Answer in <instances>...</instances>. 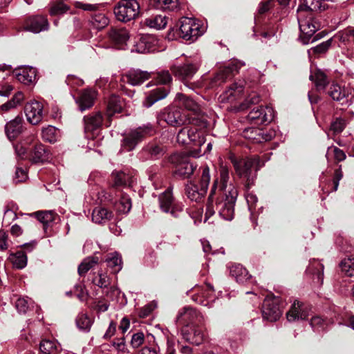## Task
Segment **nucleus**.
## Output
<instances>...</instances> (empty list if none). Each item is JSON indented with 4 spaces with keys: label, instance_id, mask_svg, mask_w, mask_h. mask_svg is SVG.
<instances>
[{
    "label": "nucleus",
    "instance_id": "1a4fd4ad",
    "mask_svg": "<svg viewBox=\"0 0 354 354\" xmlns=\"http://www.w3.org/2000/svg\"><path fill=\"white\" fill-rule=\"evenodd\" d=\"M274 116V111L272 107L261 106L252 109L248 115V119L254 124L263 125L270 123Z\"/></svg>",
    "mask_w": 354,
    "mask_h": 354
},
{
    "label": "nucleus",
    "instance_id": "dca6fc26",
    "mask_svg": "<svg viewBox=\"0 0 354 354\" xmlns=\"http://www.w3.org/2000/svg\"><path fill=\"white\" fill-rule=\"evenodd\" d=\"M27 120L32 124H39L43 118V106L37 101L26 104L24 108Z\"/></svg>",
    "mask_w": 354,
    "mask_h": 354
},
{
    "label": "nucleus",
    "instance_id": "8fccbe9b",
    "mask_svg": "<svg viewBox=\"0 0 354 354\" xmlns=\"http://www.w3.org/2000/svg\"><path fill=\"white\" fill-rule=\"evenodd\" d=\"M92 283L100 288H108L111 284V279L106 273L99 270L92 279Z\"/></svg>",
    "mask_w": 354,
    "mask_h": 354
},
{
    "label": "nucleus",
    "instance_id": "c756f323",
    "mask_svg": "<svg viewBox=\"0 0 354 354\" xmlns=\"http://www.w3.org/2000/svg\"><path fill=\"white\" fill-rule=\"evenodd\" d=\"M310 80L315 83L318 91H324L329 84V79L326 73L320 69L315 70L310 75Z\"/></svg>",
    "mask_w": 354,
    "mask_h": 354
},
{
    "label": "nucleus",
    "instance_id": "aec40b11",
    "mask_svg": "<svg viewBox=\"0 0 354 354\" xmlns=\"http://www.w3.org/2000/svg\"><path fill=\"white\" fill-rule=\"evenodd\" d=\"M245 64L239 60H232L216 75L215 80L219 82H225L227 79L231 78Z\"/></svg>",
    "mask_w": 354,
    "mask_h": 354
},
{
    "label": "nucleus",
    "instance_id": "39448f33",
    "mask_svg": "<svg viewBox=\"0 0 354 354\" xmlns=\"http://www.w3.org/2000/svg\"><path fill=\"white\" fill-rule=\"evenodd\" d=\"M140 10V4L136 0H120L113 11L118 20L127 22L138 17Z\"/></svg>",
    "mask_w": 354,
    "mask_h": 354
},
{
    "label": "nucleus",
    "instance_id": "c85d7f7f",
    "mask_svg": "<svg viewBox=\"0 0 354 354\" xmlns=\"http://www.w3.org/2000/svg\"><path fill=\"white\" fill-rule=\"evenodd\" d=\"M113 216L111 211L106 208L98 206L93 209L92 212V221L95 223L104 224L110 221Z\"/></svg>",
    "mask_w": 354,
    "mask_h": 354
},
{
    "label": "nucleus",
    "instance_id": "f3484780",
    "mask_svg": "<svg viewBox=\"0 0 354 354\" xmlns=\"http://www.w3.org/2000/svg\"><path fill=\"white\" fill-rule=\"evenodd\" d=\"M97 93L92 88H85L82 90L76 99V103L81 111L91 108L97 98Z\"/></svg>",
    "mask_w": 354,
    "mask_h": 354
},
{
    "label": "nucleus",
    "instance_id": "473e14b6",
    "mask_svg": "<svg viewBox=\"0 0 354 354\" xmlns=\"http://www.w3.org/2000/svg\"><path fill=\"white\" fill-rule=\"evenodd\" d=\"M150 5L161 10L176 11L180 8L178 0H150Z\"/></svg>",
    "mask_w": 354,
    "mask_h": 354
},
{
    "label": "nucleus",
    "instance_id": "de8ad7c7",
    "mask_svg": "<svg viewBox=\"0 0 354 354\" xmlns=\"http://www.w3.org/2000/svg\"><path fill=\"white\" fill-rule=\"evenodd\" d=\"M41 136L44 141L53 143L55 142L59 137V131L55 127L49 125L42 129Z\"/></svg>",
    "mask_w": 354,
    "mask_h": 354
},
{
    "label": "nucleus",
    "instance_id": "680f3d73",
    "mask_svg": "<svg viewBox=\"0 0 354 354\" xmlns=\"http://www.w3.org/2000/svg\"><path fill=\"white\" fill-rule=\"evenodd\" d=\"M345 127L346 120L341 118H337L335 121L331 123L330 130L333 131L334 133H339Z\"/></svg>",
    "mask_w": 354,
    "mask_h": 354
},
{
    "label": "nucleus",
    "instance_id": "052dcab7",
    "mask_svg": "<svg viewBox=\"0 0 354 354\" xmlns=\"http://www.w3.org/2000/svg\"><path fill=\"white\" fill-rule=\"evenodd\" d=\"M30 300L26 298H19L15 301V307L19 313H26L30 308Z\"/></svg>",
    "mask_w": 354,
    "mask_h": 354
},
{
    "label": "nucleus",
    "instance_id": "37998d69",
    "mask_svg": "<svg viewBox=\"0 0 354 354\" xmlns=\"http://www.w3.org/2000/svg\"><path fill=\"white\" fill-rule=\"evenodd\" d=\"M131 200L127 194H122L118 202L115 203V210L120 214H127L131 209Z\"/></svg>",
    "mask_w": 354,
    "mask_h": 354
},
{
    "label": "nucleus",
    "instance_id": "bb28decb",
    "mask_svg": "<svg viewBox=\"0 0 354 354\" xmlns=\"http://www.w3.org/2000/svg\"><path fill=\"white\" fill-rule=\"evenodd\" d=\"M169 92V89L168 88L163 87L162 86H158L150 91L144 102V105L146 107H150L155 102L165 98L168 95Z\"/></svg>",
    "mask_w": 354,
    "mask_h": 354
},
{
    "label": "nucleus",
    "instance_id": "09e8293b",
    "mask_svg": "<svg viewBox=\"0 0 354 354\" xmlns=\"http://www.w3.org/2000/svg\"><path fill=\"white\" fill-rule=\"evenodd\" d=\"M90 23L94 28L101 30L109 24V19L103 13H95L91 16Z\"/></svg>",
    "mask_w": 354,
    "mask_h": 354
},
{
    "label": "nucleus",
    "instance_id": "3c124183",
    "mask_svg": "<svg viewBox=\"0 0 354 354\" xmlns=\"http://www.w3.org/2000/svg\"><path fill=\"white\" fill-rule=\"evenodd\" d=\"M59 348V344L54 340L43 339L39 344V349L44 354H55Z\"/></svg>",
    "mask_w": 354,
    "mask_h": 354
},
{
    "label": "nucleus",
    "instance_id": "bf43d9fd",
    "mask_svg": "<svg viewBox=\"0 0 354 354\" xmlns=\"http://www.w3.org/2000/svg\"><path fill=\"white\" fill-rule=\"evenodd\" d=\"M68 9L69 8L67 5L62 1H58L51 6L50 9V14L51 15H62L66 12Z\"/></svg>",
    "mask_w": 354,
    "mask_h": 354
},
{
    "label": "nucleus",
    "instance_id": "6ab92c4d",
    "mask_svg": "<svg viewBox=\"0 0 354 354\" xmlns=\"http://www.w3.org/2000/svg\"><path fill=\"white\" fill-rule=\"evenodd\" d=\"M310 308L299 301H295L286 316L289 322L306 319L309 315Z\"/></svg>",
    "mask_w": 354,
    "mask_h": 354
},
{
    "label": "nucleus",
    "instance_id": "0eeeda50",
    "mask_svg": "<svg viewBox=\"0 0 354 354\" xmlns=\"http://www.w3.org/2000/svg\"><path fill=\"white\" fill-rule=\"evenodd\" d=\"M170 161L175 165V174L182 178H189L196 168V165L191 162L189 157L184 153L173 154Z\"/></svg>",
    "mask_w": 354,
    "mask_h": 354
},
{
    "label": "nucleus",
    "instance_id": "7c9ffc66",
    "mask_svg": "<svg viewBox=\"0 0 354 354\" xmlns=\"http://www.w3.org/2000/svg\"><path fill=\"white\" fill-rule=\"evenodd\" d=\"M198 313L194 308L185 307L177 316V322L181 324L189 325L196 322Z\"/></svg>",
    "mask_w": 354,
    "mask_h": 354
},
{
    "label": "nucleus",
    "instance_id": "4c0bfd02",
    "mask_svg": "<svg viewBox=\"0 0 354 354\" xmlns=\"http://www.w3.org/2000/svg\"><path fill=\"white\" fill-rule=\"evenodd\" d=\"M336 38L341 43V47L354 45V28H347L339 31L336 35Z\"/></svg>",
    "mask_w": 354,
    "mask_h": 354
},
{
    "label": "nucleus",
    "instance_id": "ea45409f",
    "mask_svg": "<svg viewBox=\"0 0 354 354\" xmlns=\"http://www.w3.org/2000/svg\"><path fill=\"white\" fill-rule=\"evenodd\" d=\"M107 266L112 269V272L118 273L122 269V257L117 253H111L106 259Z\"/></svg>",
    "mask_w": 354,
    "mask_h": 354
},
{
    "label": "nucleus",
    "instance_id": "f704fd0d",
    "mask_svg": "<svg viewBox=\"0 0 354 354\" xmlns=\"http://www.w3.org/2000/svg\"><path fill=\"white\" fill-rule=\"evenodd\" d=\"M49 158V153L42 144L36 145L32 150L30 159L34 163L44 162Z\"/></svg>",
    "mask_w": 354,
    "mask_h": 354
},
{
    "label": "nucleus",
    "instance_id": "2f4dec72",
    "mask_svg": "<svg viewBox=\"0 0 354 354\" xmlns=\"http://www.w3.org/2000/svg\"><path fill=\"white\" fill-rule=\"evenodd\" d=\"M326 3L325 0H301V3L297 9L299 15L303 10L310 11H321L326 8Z\"/></svg>",
    "mask_w": 354,
    "mask_h": 354
},
{
    "label": "nucleus",
    "instance_id": "9b49d317",
    "mask_svg": "<svg viewBox=\"0 0 354 354\" xmlns=\"http://www.w3.org/2000/svg\"><path fill=\"white\" fill-rule=\"evenodd\" d=\"M22 28L33 33H39L48 30L49 23L46 17L44 15H32L25 19Z\"/></svg>",
    "mask_w": 354,
    "mask_h": 354
},
{
    "label": "nucleus",
    "instance_id": "cd10ccee",
    "mask_svg": "<svg viewBox=\"0 0 354 354\" xmlns=\"http://www.w3.org/2000/svg\"><path fill=\"white\" fill-rule=\"evenodd\" d=\"M230 274L239 283H245L252 276L246 268L241 264H234L230 267Z\"/></svg>",
    "mask_w": 354,
    "mask_h": 354
},
{
    "label": "nucleus",
    "instance_id": "a19ab883",
    "mask_svg": "<svg viewBox=\"0 0 354 354\" xmlns=\"http://www.w3.org/2000/svg\"><path fill=\"white\" fill-rule=\"evenodd\" d=\"M221 188L218 192H226L229 189L232 183L228 184L230 179V169L226 165H221L219 169Z\"/></svg>",
    "mask_w": 354,
    "mask_h": 354
},
{
    "label": "nucleus",
    "instance_id": "f257e3e1",
    "mask_svg": "<svg viewBox=\"0 0 354 354\" xmlns=\"http://www.w3.org/2000/svg\"><path fill=\"white\" fill-rule=\"evenodd\" d=\"M218 180L212 186L206 204L205 220L213 216L216 212L226 221H232L234 216V206L238 196L235 185H230L226 192H216Z\"/></svg>",
    "mask_w": 354,
    "mask_h": 354
},
{
    "label": "nucleus",
    "instance_id": "79ce46f5",
    "mask_svg": "<svg viewBox=\"0 0 354 354\" xmlns=\"http://www.w3.org/2000/svg\"><path fill=\"white\" fill-rule=\"evenodd\" d=\"M243 91V86L241 83L235 82L232 84L227 91L223 93V100L232 101L236 97L239 96Z\"/></svg>",
    "mask_w": 354,
    "mask_h": 354
},
{
    "label": "nucleus",
    "instance_id": "0e129e2a",
    "mask_svg": "<svg viewBox=\"0 0 354 354\" xmlns=\"http://www.w3.org/2000/svg\"><path fill=\"white\" fill-rule=\"evenodd\" d=\"M310 324L315 330H319L320 329H324L326 323L321 317L315 316L311 318Z\"/></svg>",
    "mask_w": 354,
    "mask_h": 354
},
{
    "label": "nucleus",
    "instance_id": "ddd939ff",
    "mask_svg": "<svg viewBox=\"0 0 354 354\" xmlns=\"http://www.w3.org/2000/svg\"><path fill=\"white\" fill-rule=\"evenodd\" d=\"M175 102L179 106V109H183L189 111L194 116L189 115L190 118H196L197 123L198 122V117L201 113L200 105L192 97L183 94L178 93L175 98Z\"/></svg>",
    "mask_w": 354,
    "mask_h": 354
},
{
    "label": "nucleus",
    "instance_id": "b1692460",
    "mask_svg": "<svg viewBox=\"0 0 354 354\" xmlns=\"http://www.w3.org/2000/svg\"><path fill=\"white\" fill-rule=\"evenodd\" d=\"M115 186L132 187L136 180L134 171H117L113 173Z\"/></svg>",
    "mask_w": 354,
    "mask_h": 354
},
{
    "label": "nucleus",
    "instance_id": "f03ea898",
    "mask_svg": "<svg viewBox=\"0 0 354 354\" xmlns=\"http://www.w3.org/2000/svg\"><path fill=\"white\" fill-rule=\"evenodd\" d=\"M235 172L248 190L254 184L257 172L259 169L260 159L257 157L237 160L234 156L230 157Z\"/></svg>",
    "mask_w": 354,
    "mask_h": 354
},
{
    "label": "nucleus",
    "instance_id": "423d86ee",
    "mask_svg": "<svg viewBox=\"0 0 354 354\" xmlns=\"http://www.w3.org/2000/svg\"><path fill=\"white\" fill-rule=\"evenodd\" d=\"M168 124L180 127L189 124H197L196 118H190L188 114L183 113L179 108L171 106L164 109L160 115Z\"/></svg>",
    "mask_w": 354,
    "mask_h": 354
},
{
    "label": "nucleus",
    "instance_id": "c03bdc74",
    "mask_svg": "<svg viewBox=\"0 0 354 354\" xmlns=\"http://www.w3.org/2000/svg\"><path fill=\"white\" fill-rule=\"evenodd\" d=\"M75 322L77 328L84 332H88L93 324L92 319L84 313H80L77 315Z\"/></svg>",
    "mask_w": 354,
    "mask_h": 354
},
{
    "label": "nucleus",
    "instance_id": "49530a36",
    "mask_svg": "<svg viewBox=\"0 0 354 354\" xmlns=\"http://www.w3.org/2000/svg\"><path fill=\"white\" fill-rule=\"evenodd\" d=\"M167 23V20L165 16L156 15L151 17L145 19V24L150 27L156 29L164 28Z\"/></svg>",
    "mask_w": 354,
    "mask_h": 354
},
{
    "label": "nucleus",
    "instance_id": "6e6552de",
    "mask_svg": "<svg viewBox=\"0 0 354 354\" xmlns=\"http://www.w3.org/2000/svg\"><path fill=\"white\" fill-rule=\"evenodd\" d=\"M180 36L187 41H194L203 34L200 24L194 19L183 17L180 19Z\"/></svg>",
    "mask_w": 354,
    "mask_h": 354
},
{
    "label": "nucleus",
    "instance_id": "e433bc0d",
    "mask_svg": "<svg viewBox=\"0 0 354 354\" xmlns=\"http://www.w3.org/2000/svg\"><path fill=\"white\" fill-rule=\"evenodd\" d=\"M124 107V103L122 99L117 95H111L108 101L107 115L109 117L115 113H121Z\"/></svg>",
    "mask_w": 354,
    "mask_h": 354
},
{
    "label": "nucleus",
    "instance_id": "393cba45",
    "mask_svg": "<svg viewBox=\"0 0 354 354\" xmlns=\"http://www.w3.org/2000/svg\"><path fill=\"white\" fill-rule=\"evenodd\" d=\"M15 75L19 82L25 85H30L35 83L37 71L32 67H24L16 71Z\"/></svg>",
    "mask_w": 354,
    "mask_h": 354
},
{
    "label": "nucleus",
    "instance_id": "72a5a7b5",
    "mask_svg": "<svg viewBox=\"0 0 354 354\" xmlns=\"http://www.w3.org/2000/svg\"><path fill=\"white\" fill-rule=\"evenodd\" d=\"M156 39L151 35H143L137 42L135 50L140 53H146L151 50L155 46Z\"/></svg>",
    "mask_w": 354,
    "mask_h": 354
},
{
    "label": "nucleus",
    "instance_id": "a18cd8bd",
    "mask_svg": "<svg viewBox=\"0 0 354 354\" xmlns=\"http://www.w3.org/2000/svg\"><path fill=\"white\" fill-rule=\"evenodd\" d=\"M33 214L39 222L44 224V230H46V227L48 226L50 223L55 221L56 216V214L53 211L37 212Z\"/></svg>",
    "mask_w": 354,
    "mask_h": 354
},
{
    "label": "nucleus",
    "instance_id": "338daca9",
    "mask_svg": "<svg viewBox=\"0 0 354 354\" xmlns=\"http://www.w3.org/2000/svg\"><path fill=\"white\" fill-rule=\"evenodd\" d=\"M17 218V214L12 209H7L4 212L3 223L6 226L10 225L12 222Z\"/></svg>",
    "mask_w": 354,
    "mask_h": 354
},
{
    "label": "nucleus",
    "instance_id": "5701e85b",
    "mask_svg": "<svg viewBox=\"0 0 354 354\" xmlns=\"http://www.w3.org/2000/svg\"><path fill=\"white\" fill-rule=\"evenodd\" d=\"M110 40L118 46V48H123L129 38L127 30L124 28H111L108 32Z\"/></svg>",
    "mask_w": 354,
    "mask_h": 354
},
{
    "label": "nucleus",
    "instance_id": "4d7b16f0",
    "mask_svg": "<svg viewBox=\"0 0 354 354\" xmlns=\"http://www.w3.org/2000/svg\"><path fill=\"white\" fill-rule=\"evenodd\" d=\"M203 139L201 138L200 132L198 131L196 128L189 127V144L193 143L194 145L201 146L203 143Z\"/></svg>",
    "mask_w": 354,
    "mask_h": 354
},
{
    "label": "nucleus",
    "instance_id": "4468645a",
    "mask_svg": "<svg viewBox=\"0 0 354 354\" xmlns=\"http://www.w3.org/2000/svg\"><path fill=\"white\" fill-rule=\"evenodd\" d=\"M200 66L198 62L185 63L182 65H173L170 69L173 75L181 80H189L193 77Z\"/></svg>",
    "mask_w": 354,
    "mask_h": 354
},
{
    "label": "nucleus",
    "instance_id": "774afa93",
    "mask_svg": "<svg viewBox=\"0 0 354 354\" xmlns=\"http://www.w3.org/2000/svg\"><path fill=\"white\" fill-rule=\"evenodd\" d=\"M144 339L145 335L143 333H136L132 335L131 344L133 348H138L143 344Z\"/></svg>",
    "mask_w": 354,
    "mask_h": 354
},
{
    "label": "nucleus",
    "instance_id": "412c9836",
    "mask_svg": "<svg viewBox=\"0 0 354 354\" xmlns=\"http://www.w3.org/2000/svg\"><path fill=\"white\" fill-rule=\"evenodd\" d=\"M23 121L22 116L17 115L6 124L5 131L9 140L15 139L22 133Z\"/></svg>",
    "mask_w": 354,
    "mask_h": 354
},
{
    "label": "nucleus",
    "instance_id": "f8f14e48",
    "mask_svg": "<svg viewBox=\"0 0 354 354\" xmlns=\"http://www.w3.org/2000/svg\"><path fill=\"white\" fill-rule=\"evenodd\" d=\"M298 22L299 25V29L301 32L300 39L304 44H308L310 41V38L314 35L319 26L316 21L313 18L301 19V15L299 14Z\"/></svg>",
    "mask_w": 354,
    "mask_h": 354
},
{
    "label": "nucleus",
    "instance_id": "20e7f679",
    "mask_svg": "<svg viewBox=\"0 0 354 354\" xmlns=\"http://www.w3.org/2000/svg\"><path fill=\"white\" fill-rule=\"evenodd\" d=\"M156 129L151 124H144L127 133L122 140V147L127 151L135 149L136 145L146 136H153Z\"/></svg>",
    "mask_w": 354,
    "mask_h": 354
},
{
    "label": "nucleus",
    "instance_id": "4be33fe9",
    "mask_svg": "<svg viewBox=\"0 0 354 354\" xmlns=\"http://www.w3.org/2000/svg\"><path fill=\"white\" fill-rule=\"evenodd\" d=\"M279 306L273 301H266L263 304L262 315L263 319L270 322H275L281 316Z\"/></svg>",
    "mask_w": 354,
    "mask_h": 354
},
{
    "label": "nucleus",
    "instance_id": "9d476101",
    "mask_svg": "<svg viewBox=\"0 0 354 354\" xmlns=\"http://www.w3.org/2000/svg\"><path fill=\"white\" fill-rule=\"evenodd\" d=\"M159 203L160 209L166 213H170L174 217H178L183 212V205L174 201L170 188L159 196Z\"/></svg>",
    "mask_w": 354,
    "mask_h": 354
},
{
    "label": "nucleus",
    "instance_id": "a211bd4d",
    "mask_svg": "<svg viewBox=\"0 0 354 354\" xmlns=\"http://www.w3.org/2000/svg\"><path fill=\"white\" fill-rule=\"evenodd\" d=\"M326 93L333 100L339 102L341 104H345L348 101V97L350 94V90L337 83H333L328 88Z\"/></svg>",
    "mask_w": 354,
    "mask_h": 354
},
{
    "label": "nucleus",
    "instance_id": "5fc2aeb1",
    "mask_svg": "<svg viewBox=\"0 0 354 354\" xmlns=\"http://www.w3.org/2000/svg\"><path fill=\"white\" fill-rule=\"evenodd\" d=\"M156 80L159 86L167 87L169 89L172 82V77L168 71H162L157 73Z\"/></svg>",
    "mask_w": 354,
    "mask_h": 354
},
{
    "label": "nucleus",
    "instance_id": "e2e57ef3",
    "mask_svg": "<svg viewBox=\"0 0 354 354\" xmlns=\"http://www.w3.org/2000/svg\"><path fill=\"white\" fill-rule=\"evenodd\" d=\"M330 152H332L333 153L334 158L338 162L343 161L346 159V156L345 153L344 152V151L339 149L337 147H328L327 153H326V156Z\"/></svg>",
    "mask_w": 354,
    "mask_h": 354
},
{
    "label": "nucleus",
    "instance_id": "a878e982",
    "mask_svg": "<svg viewBox=\"0 0 354 354\" xmlns=\"http://www.w3.org/2000/svg\"><path fill=\"white\" fill-rule=\"evenodd\" d=\"M84 129L86 132H93L101 128L103 117L101 112H95L84 118Z\"/></svg>",
    "mask_w": 354,
    "mask_h": 354
},
{
    "label": "nucleus",
    "instance_id": "6e6d98bb",
    "mask_svg": "<svg viewBox=\"0 0 354 354\" xmlns=\"http://www.w3.org/2000/svg\"><path fill=\"white\" fill-rule=\"evenodd\" d=\"M203 139L201 138L200 132L198 131L196 128L189 127V144L193 143L194 145L201 146L203 143Z\"/></svg>",
    "mask_w": 354,
    "mask_h": 354
},
{
    "label": "nucleus",
    "instance_id": "c9c22d12",
    "mask_svg": "<svg viewBox=\"0 0 354 354\" xmlns=\"http://www.w3.org/2000/svg\"><path fill=\"white\" fill-rule=\"evenodd\" d=\"M144 151L152 158H159L166 152V147L161 143L152 142L145 147Z\"/></svg>",
    "mask_w": 354,
    "mask_h": 354
},
{
    "label": "nucleus",
    "instance_id": "69168bd1",
    "mask_svg": "<svg viewBox=\"0 0 354 354\" xmlns=\"http://www.w3.org/2000/svg\"><path fill=\"white\" fill-rule=\"evenodd\" d=\"M189 127H185L181 129L177 135V141L182 145H188Z\"/></svg>",
    "mask_w": 354,
    "mask_h": 354
},
{
    "label": "nucleus",
    "instance_id": "603ef678",
    "mask_svg": "<svg viewBox=\"0 0 354 354\" xmlns=\"http://www.w3.org/2000/svg\"><path fill=\"white\" fill-rule=\"evenodd\" d=\"M341 270L348 277H354V257L344 259L339 264Z\"/></svg>",
    "mask_w": 354,
    "mask_h": 354
},
{
    "label": "nucleus",
    "instance_id": "864d4df0",
    "mask_svg": "<svg viewBox=\"0 0 354 354\" xmlns=\"http://www.w3.org/2000/svg\"><path fill=\"white\" fill-rule=\"evenodd\" d=\"M11 259L13 266L18 269H22L26 266L27 257L25 251L24 250L17 251L14 255H12Z\"/></svg>",
    "mask_w": 354,
    "mask_h": 354
},
{
    "label": "nucleus",
    "instance_id": "7ed1b4c3",
    "mask_svg": "<svg viewBox=\"0 0 354 354\" xmlns=\"http://www.w3.org/2000/svg\"><path fill=\"white\" fill-rule=\"evenodd\" d=\"M202 173L199 186L195 183H189L186 185L185 194L188 198L192 201L200 202L205 197L210 182V171L207 165L201 167Z\"/></svg>",
    "mask_w": 354,
    "mask_h": 354
},
{
    "label": "nucleus",
    "instance_id": "58836bf2",
    "mask_svg": "<svg viewBox=\"0 0 354 354\" xmlns=\"http://www.w3.org/2000/svg\"><path fill=\"white\" fill-rule=\"evenodd\" d=\"M99 262L97 257H88L79 265L77 272L80 276H84L91 268Z\"/></svg>",
    "mask_w": 354,
    "mask_h": 354
},
{
    "label": "nucleus",
    "instance_id": "13d9d810",
    "mask_svg": "<svg viewBox=\"0 0 354 354\" xmlns=\"http://www.w3.org/2000/svg\"><path fill=\"white\" fill-rule=\"evenodd\" d=\"M331 43L332 39H328L319 44V45L311 48L310 50H308V53H313L317 55L325 53L331 46Z\"/></svg>",
    "mask_w": 354,
    "mask_h": 354
},
{
    "label": "nucleus",
    "instance_id": "2eb2a0df",
    "mask_svg": "<svg viewBox=\"0 0 354 354\" xmlns=\"http://www.w3.org/2000/svg\"><path fill=\"white\" fill-rule=\"evenodd\" d=\"M150 77L151 74L149 72L132 68L122 75L120 81L123 83H128L131 86H138Z\"/></svg>",
    "mask_w": 354,
    "mask_h": 354
}]
</instances>
